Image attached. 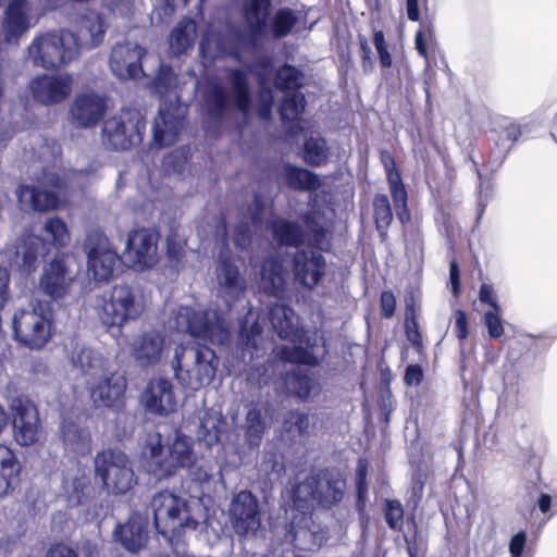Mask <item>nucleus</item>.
Masks as SVG:
<instances>
[{
  "label": "nucleus",
  "mask_w": 557,
  "mask_h": 557,
  "mask_svg": "<svg viewBox=\"0 0 557 557\" xmlns=\"http://www.w3.org/2000/svg\"><path fill=\"white\" fill-rule=\"evenodd\" d=\"M16 198L21 206L38 212L54 210L59 206V197L54 191L40 189L33 185L21 184L16 189Z\"/></svg>",
  "instance_id": "nucleus-30"
},
{
  "label": "nucleus",
  "mask_w": 557,
  "mask_h": 557,
  "mask_svg": "<svg viewBox=\"0 0 557 557\" xmlns=\"http://www.w3.org/2000/svg\"><path fill=\"white\" fill-rule=\"evenodd\" d=\"M380 158L385 170L386 181L391 198L395 207L396 216L401 224H407L411 219L408 208V191L403 182L401 174L397 169L395 158L386 150L381 151Z\"/></svg>",
  "instance_id": "nucleus-18"
},
{
  "label": "nucleus",
  "mask_w": 557,
  "mask_h": 557,
  "mask_svg": "<svg viewBox=\"0 0 557 557\" xmlns=\"http://www.w3.org/2000/svg\"><path fill=\"white\" fill-rule=\"evenodd\" d=\"M22 466L15 453L0 444V487H16L20 484Z\"/></svg>",
  "instance_id": "nucleus-36"
},
{
  "label": "nucleus",
  "mask_w": 557,
  "mask_h": 557,
  "mask_svg": "<svg viewBox=\"0 0 557 557\" xmlns=\"http://www.w3.org/2000/svg\"><path fill=\"white\" fill-rule=\"evenodd\" d=\"M301 221L310 233V237L308 239V246L311 248L310 250L317 249L320 251H329L331 246L327 238L329 230L321 224L318 216L313 212H306L302 214Z\"/></svg>",
  "instance_id": "nucleus-41"
},
{
  "label": "nucleus",
  "mask_w": 557,
  "mask_h": 557,
  "mask_svg": "<svg viewBox=\"0 0 557 557\" xmlns=\"http://www.w3.org/2000/svg\"><path fill=\"white\" fill-rule=\"evenodd\" d=\"M479 300L483 305H487L491 309L502 308L498 302V297L492 284L483 283L479 289Z\"/></svg>",
  "instance_id": "nucleus-63"
},
{
  "label": "nucleus",
  "mask_w": 557,
  "mask_h": 557,
  "mask_svg": "<svg viewBox=\"0 0 557 557\" xmlns=\"http://www.w3.org/2000/svg\"><path fill=\"white\" fill-rule=\"evenodd\" d=\"M187 507V500L173 493L172 490H159L151 499L153 522L157 530L164 534L165 531L160 530V522L164 519L180 520L182 512L186 511Z\"/></svg>",
  "instance_id": "nucleus-24"
},
{
  "label": "nucleus",
  "mask_w": 557,
  "mask_h": 557,
  "mask_svg": "<svg viewBox=\"0 0 557 557\" xmlns=\"http://www.w3.org/2000/svg\"><path fill=\"white\" fill-rule=\"evenodd\" d=\"M71 75L41 74L33 78L28 88L35 101L41 104H55L67 98L72 91Z\"/></svg>",
  "instance_id": "nucleus-17"
},
{
  "label": "nucleus",
  "mask_w": 557,
  "mask_h": 557,
  "mask_svg": "<svg viewBox=\"0 0 557 557\" xmlns=\"http://www.w3.org/2000/svg\"><path fill=\"white\" fill-rule=\"evenodd\" d=\"M230 519L236 534L247 535L256 532L260 524V510L258 499L251 490H240L231 503Z\"/></svg>",
  "instance_id": "nucleus-14"
},
{
  "label": "nucleus",
  "mask_w": 557,
  "mask_h": 557,
  "mask_svg": "<svg viewBox=\"0 0 557 557\" xmlns=\"http://www.w3.org/2000/svg\"><path fill=\"white\" fill-rule=\"evenodd\" d=\"M177 381L191 391H198L209 385L215 377L219 358L211 347L198 344L191 347L178 348L172 361Z\"/></svg>",
  "instance_id": "nucleus-2"
},
{
  "label": "nucleus",
  "mask_w": 557,
  "mask_h": 557,
  "mask_svg": "<svg viewBox=\"0 0 557 557\" xmlns=\"http://www.w3.org/2000/svg\"><path fill=\"white\" fill-rule=\"evenodd\" d=\"M231 86L232 98L227 89L219 84L209 85L203 92V103L208 114L216 120L226 116L231 100L235 108L243 114H247L252 104V94L248 73L240 67H230L226 71Z\"/></svg>",
  "instance_id": "nucleus-3"
},
{
  "label": "nucleus",
  "mask_w": 557,
  "mask_h": 557,
  "mask_svg": "<svg viewBox=\"0 0 557 557\" xmlns=\"http://www.w3.org/2000/svg\"><path fill=\"white\" fill-rule=\"evenodd\" d=\"M383 513L386 524L393 531H401L404 527V507L398 499H385Z\"/></svg>",
  "instance_id": "nucleus-53"
},
{
  "label": "nucleus",
  "mask_w": 557,
  "mask_h": 557,
  "mask_svg": "<svg viewBox=\"0 0 557 557\" xmlns=\"http://www.w3.org/2000/svg\"><path fill=\"white\" fill-rule=\"evenodd\" d=\"M63 442L74 450L88 448L91 442V434L88 428L81 426L72 418H63L59 428Z\"/></svg>",
  "instance_id": "nucleus-37"
},
{
  "label": "nucleus",
  "mask_w": 557,
  "mask_h": 557,
  "mask_svg": "<svg viewBox=\"0 0 557 557\" xmlns=\"http://www.w3.org/2000/svg\"><path fill=\"white\" fill-rule=\"evenodd\" d=\"M141 398L146 409L151 413L166 416L176 410L173 385L168 379L151 380Z\"/></svg>",
  "instance_id": "nucleus-22"
},
{
  "label": "nucleus",
  "mask_w": 557,
  "mask_h": 557,
  "mask_svg": "<svg viewBox=\"0 0 557 557\" xmlns=\"http://www.w3.org/2000/svg\"><path fill=\"white\" fill-rule=\"evenodd\" d=\"M284 429L288 433L305 436L309 429V416L298 409L289 410L284 420Z\"/></svg>",
  "instance_id": "nucleus-54"
},
{
  "label": "nucleus",
  "mask_w": 557,
  "mask_h": 557,
  "mask_svg": "<svg viewBox=\"0 0 557 557\" xmlns=\"http://www.w3.org/2000/svg\"><path fill=\"white\" fill-rule=\"evenodd\" d=\"M107 33V25L100 14H91L83 16L81 21L79 35L83 37L88 36V46L94 48L100 45Z\"/></svg>",
  "instance_id": "nucleus-43"
},
{
  "label": "nucleus",
  "mask_w": 557,
  "mask_h": 557,
  "mask_svg": "<svg viewBox=\"0 0 557 557\" xmlns=\"http://www.w3.org/2000/svg\"><path fill=\"white\" fill-rule=\"evenodd\" d=\"M313 347L314 343L305 335L301 344L293 347L287 345L277 346L275 354L276 357L284 362L315 367L319 364V359L310 351Z\"/></svg>",
  "instance_id": "nucleus-34"
},
{
  "label": "nucleus",
  "mask_w": 557,
  "mask_h": 557,
  "mask_svg": "<svg viewBox=\"0 0 557 557\" xmlns=\"http://www.w3.org/2000/svg\"><path fill=\"white\" fill-rule=\"evenodd\" d=\"M267 422L259 406L250 408L245 418V437L250 446L258 447L264 436Z\"/></svg>",
  "instance_id": "nucleus-40"
},
{
  "label": "nucleus",
  "mask_w": 557,
  "mask_h": 557,
  "mask_svg": "<svg viewBox=\"0 0 557 557\" xmlns=\"http://www.w3.org/2000/svg\"><path fill=\"white\" fill-rule=\"evenodd\" d=\"M338 474L334 467L314 468L304 484L306 487H336Z\"/></svg>",
  "instance_id": "nucleus-50"
},
{
  "label": "nucleus",
  "mask_w": 557,
  "mask_h": 557,
  "mask_svg": "<svg viewBox=\"0 0 557 557\" xmlns=\"http://www.w3.org/2000/svg\"><path fill=\"white\" fill-rule=\"evenodd\" d=\"M84 250L88 258V271L97 282L112 277L115 268L121 262L117 252L110 248L109 238L104 232L92 230L84 240Z\"/></svg>",
  "instance_id": "nucleus-8"
},
{
  "label": "nucleus",
  "mask_w": 557,
  "mask_h": 557,
  "mask_svg": "<svg viewBox=\"0 0 557 557\" xmlns=\"http://www.w3.org/2000/svg\"><path fill=\"white\" fill-rule=\"evenodd\" d=\"M66 256L57 253L50 262L44 267L39 278L41 292L50 298L58 300L69 295L74 276L66 264Z\"/></svg>",
  "instance_id": "nucleus-15"
},
{
  "label": "nucleus",
  "mask_w": 557,
  "mask_h": 557,
  "mask_svg": "<svg viewBox=\"0 0 557 557\" xmlns=\"http://www.w3.org/2000/svg\"><path fill=\"white\" fill-rule=\"evenodd\" d=\"M409 465L412 487H424L431 483L433 479V472L430 468V465L424 460L423 457L410 460Z\"/></svg>",
  "instance_id": "nucleus-52"
},
{
  "label": "nucleus",
  "mask_w": 557,
  "mask_h": 557,
  "mask_svg": "<svg viewBox=\"0 0 557 557\" xmlns=\"http://www.w3.org/2000/svg\"><path fill=\"white\" fill-rule=\"evenodd\" d=\"M372 219L382 243L388 238V228L394 221V213L388 196L376 193L372 198Z\"/></svg>",
  "instance_id": "nucleus-35"
},
{
  "label": "nucleus",
  "mask_w": 557,
  "mask_h": 557,
  "mask_svg": "<svg viewBox=\"0 0 557 557\" xmlns=\"http://www.w3.org/2000/svg\"><path fill=\"white\" fill-rule=\"evenodd\" d=\"M143 296L128 284H115L103 297L101 320L108 327L121 330L126 323L138 320L145 312Z\"/></svg>",
  "instance_id": "nucleus-5"
},
{
  "label": "nucleus",
  "mask_w": 557,
  "mask_h": 557,
  "mask_svg": "<svg viewBox=\"0 0 557 557\" xmlns=\"http://www.w3.org/2000/svg\"><path fill=\"white\" fill-rule=\"evenodd\" d=\"M273 84L285 94L298 92L305 85L304 73L297 66L284 63L276 70Z\"/></svg>",
  "instance_id": "nucleus-39"
},
{
  "label": "nucleus",
  "mask_w": 557,
  "mask_h": 557,
  "mask_svg": "<svg viewBox=\"0 0 557 557\" xmlns=\"http://www.w3.org/2000/svg\"><path fill=\"white\" fill-rule=\"evenodd\" d=\"M373 45L379 53L380 65L382 66V69L391 67L393 64V60L388 51L384 33L382 30H373Z\"/></svg>",
  "instance_id": "nucleus-58"
},
{
  "label": "nucleus",
  "mask_w": 557,
  "mask_h": 557,
  "mask_svg": "<svg viewBox=\"0 0 557 557\" xmlns=\"http://www.w3.org/2000/svg\"><path fill=\"white\" fill-rule=\"evenodd\" d=\"M381 315L391 319L396 311V297L392 290H383L380 296Z\"/></svg>",
  "instance_id": "nucleus-64"
},
{
  "label": "nucleus",
  "mask_w": 557,
  "mask_h": 557,
  "mask_svg": "<svg viewBox=\"0 0 557 557\" xmlns=\"http://www.w3.org/2000/svg\"><path fill=\"white\" fill-rule=\"evenodd\" d=\"M258 114L261 119L268 120L271 117L274 104V95L271 88L261 87L258 95Z\"/></svg>",
  "instance_id": "nucleus-60"
},
{
  "label": "nucleus",
  "mask_w": 557,
  "mask_h": 557,
  "mask_svg": "<svg viewBox=\"0 0 557 557\" xmlns=\"http://www.w3.org/2000/svg\"><path fill=\"white\" fill-rule=\"evenodd\" d=\"M213 324L206 314L191 310L186 317V332L194 337L209 338L212 334Z\"/></svg>",
  "instance_id": "nucleus-51"
},
{
  "label": "nucleus",
  "mask_w": 557,
  "mask_h": 557,
  "mask_svg": "<svg viewBox=\"0 0 557 557\" xmlns=\"http://www.w3.org/2000/svg\"><path fill=\"white\" fill-rule=\"evenodd\" d=\"M94 465L95 476L102 487H133L137 483L128 456L119 448L98 451Z\"/></svg>",
  "instance_id": "nucleus-7"
},
{
  "label": "nucleus",
  "mask_w": 557,
  "mask_h": 557,
  "mask_svg": "<svg viewBox=\"0 0 557 557\" xmlns=\"http://www.w3.org/2000/svg\"><path fill=\"white\" fill-rule=\"evenodd\" d=\"M65 34L75 41L73 34L63 30H51L35 36L27 47L33 64L54 70L72 62L77 55V49L66 42Z\"/></svg>",
  "instance_id": "nucleus-6"
},
{
  "label": "nucleus",
  "mask_w": 557,
  "mask_h": 557,
  "mask_svg": "<svg viewBox=\"0 0 557 557\" xmlns=\"http://www.w3.org/2000/svg\"><path fill=\"white\" fill-rule=\"evenodd\" d=\"M13 437L23 447L40 443L44 437V426L35 403L28 398L16 397L12 403Z\"/></svg>",
  "instance_id": "nucleus-9"
},
{
  "label": "nucleus",
  "mask_w": 557,
  "mask_h": 557,
  "mask_svg": "<svg viewBox=\"0 0 557 557\" xmlns=\"http://www.w3.org/2000/svg\"><path fill=\"white\" fill-rule=\"evenodd\" d=\"M159 234L150 228H138L129 233L125 257L136 270L152 268L157 262Z\"/></svg>",
  "instance_id": "nucleus-12"
},
{
  "label": "nucleus",
  "mask_w": 557,
  "mask_h": 557,
  "mask_svg": "<svg viewBox=\"0 0 557 557\" xmlns=\"http://www.w3.org/2000/svg\"><path fill=\"white\" fill-rule=\"evenodd\" d=\"M285 505V542L298 552H315L329 539V529L313 519L314 504L329 509L343 490H282Z\"/></svg>",
  "instance_id": "nucleus-1"
},
{
  "label": "nucleus",
  "mask_w": 557,
  "mask_h": 557,
  "mask_svg": "<svg viewBox=\"0 0 557 557\" xmlns=\"http://www.w3.org/2000/svg\"><path fill=\"white\" fill-rule=\"evenodd\" d=\"M295 312L286 305L275 304L269 309L270 323L281 339L301 344L306 332L294 321Z\"/></svg>",
  "instance_id": "nucleus-25"
},
{
  "label": "nucleus",
  "mask_w": 557,
  "mask_h": 557,
  "mask_svg": "<svg viewBox=\"0 0 557 557\" xmlns=\"http://www.w3.org/2000/svg\"><path fill=\"white\" fill-rule=\"evenodd\" d=\"M329 158L325 141L322 138L310 137L304 144V160L311 166H321Z\"/></svg>",
  "instance_id": "nucleus-48"
},
{
  "label": "nucleus",
  "mask_w": 557,
  "mask_h": 557,
  "mask_svg": "<svg viewBox=\"0 0 557 557\" xmlns=\"http://www.w3.org/2000/svg\"><path fill=\"white\" fill-rule=\"evenodd\" d=\"M503 309H490L483 314V323L487 329L491 338H500L505 333L504 322L502 320Z\"/></svg>",
  "instance_id": "nucleus-56"
},
{
  "label": "nucleus",
  "mask_w": 557,
  "mask_h": 557,
  "mask_svg": "<svg viewBox=\"0 0 557 557\" xmlns=\"http://www.w3.org/2000/svg\"><path fill=\"white\" fill-rule=\"evenodd\" d=\"M28 0H10L4 11L2 29L4 40L17 44L29 29L30 21L27 13Z\"/></svg>",
  "instance_id": "nucleus-23"
},
{
  "label": "nucleus",
  "mask_w": 557,
  "mask_h": 557,
  "mask_svg": "<svg viewBox=\"0 0 557 557\" xmlns=\"http://www.w3.org/2000/svg\"><path fill=\"white\" fill-rule=\"evenodd\" d=\"M490 152L486 157L492 165L499 166L507 158L513 146L504 139L503 133H497V128L490 131Z\"/></svg>",
  "instance_id": "nucleus-49"
},
{
  "label": "nucleus",
  "mask_w": 557,
  "mask_h": 557,
  "mask_svg": "<svg viewBox=\"0 0 557 557\" xmlns=\"http://www.w3.org/2000/svg\"><path fill=\"white\" fill-rule=\"evenodd\" d=\"M453 331L460 344L468 338L470 334L468 313L463 309H455Z\"/></svg>",
  "instance_id": "nucleus-59"
},
{
  "label": "nucleus",
  "mask_w": 557,
  "mask_h": 557,
  "mask_svg": "<svg viewBox=\"0 0 557 557\" xmlns=\"http://www.w3.org/2000/svg\"><path fill=\"white\" fill-rule=\"evenodd\" d=\"M177 84V75L175 74L172 65L161 63L151 81L152 90L159 96L170 94Z\"/></svg>",
  "instance_id": "nucleus-47"
},
{
  "label": "nucleus",
  "mask_w": 557,
  "mask_h": 557,
  "mask_svg": "<svg viewBox=\"0 0 557 557\" xmlns=\"http://www.w3.org/2000/svg\"><path fill=\"white\" fill-rule=\"evenodd\" d=\"M297 23L298 16L294 10L281 8L271 20L268 26V33H270L274 39L285 38L292 33Z\"/></svg>",
  "instance_id": "nucleus-42"
},
{
  "label": "nucleus",
  "mask_w": 557,
  "mask_h": 557,
  "mask_svg": "<svg viewBox=\"0 0 557 557\" xmlns=\"http://www.w3.org/2000/svg\"><path fill=\"white\" fill-rule=\"evenodd\" d=\"M306 98L301 91L285 94L281 106L280 116L283 122H292L299 119L306 109Z\"/></svg>",
  "instance_id": "nucleus-44"
},
{
  "label": "nucleus",
  "mask_w": 557,
  "mask_h": 557,
  "mask_svg": "<svg viewBox=\"0 0 557 557\" xmlns=\"http://www.w3.org/2000/svg\"><path fill=\"white\" fill-rule=\"evenodd\" d=\"M90 400L95 408L120 411L125 407L127 380L124 374L113 371L88 382Z\"/></svg>",
  "instance_id": "nucleus-10"
},
{
  "label": "nucleus",
  "mask_w": 557,
  "mask_h": 557,
  "mask_svg": "<svg viewBox=\"0 0 557 557\" xmlns=\"http://www.w3.org/2000/svg\"><path fill=\"white\" fill-rule=\"evenodd\" d=\"M147 121L140 110L122 108L107 117L101 127V143L109 151H127L141 145Z\"/></svg>",
  "instance_id": "nucleus-4"
},
{
  "label": "nucleus",
  "mask_w": 557,
  "mask_h": 557,
  "mask_svg": "<svg viewBox=\"0 0 557 557\" xmlns=\"http://www.w3.org/2000/svg\"><path fill=\"white\" fill-rule=\"evenodd\" d=\"M46 238L57 248L65 247L71 239L66 223L59 216L48 218L44 224Z\"/></svg>",
  "instance_id": "nucleus-45"
},
{
  "label": "nucleus",
  "mask_w": 557,
  "mask_h": 557,
  "mask_svg": "<svg viewBox=\"0 0 557 557\" xmlns=\"http://www.w3.org/2000/svg\"><path fill=\"white\" fill-rule=\"evenodd\" d=\"M272 12V0H245L243 18L247 26V42L256 47L268 34L269 20Z\"/></svg>",
  "instance_id": "nucleus-20"
},
{
  "label": "nucleus",
  "mask_w": 557,
  "mask_h": 557,
  "mask_svg": "<svg viewBox=\"0 0 557 557\" xmlns=\"http://www.w3.org/2000/svg\"><path fill=\"white\" fill-rule=\"evenodd\" d=\"M164 337L157 331L143 332L132 345V355L141 367L157 364L162 357Z\"/></svg>",
  "instance_id": "nucleus-27"
},
{
  "label": "nucleus",
  "mask_w": 557,
  "mask_h": 557,
  "mask_svg": "<svg viewBox=\"0 0 557 557\" xmlns=\"http://www.w3.org/2000/svg\"><path fill=\"white\" fill-rule=\"evenodd\" d=\"M426 37H429L430 40L435 39L434 24L431 20L422 21L414 35V48L418 54L428 60L429 50L426 46Z\"/></svg>",
  "instance_id": "nucleus-55"
},
{
  "label": "nucleus",
  "mask_w": 557,
  "mask_h": 557,
  "mask_svg": "<svg viewBox=\"0 0 557 557\" xmlns=\"http://www.w3.org/2000/svg\"><path fill=\"white\" fill-rule=\"evenodd\" d=\"M42 239L39 236H30L24 240L20 264L23 272L32 274L38 268V258L41 253Z\"/></svg>",
  "instance_id": "nucleus-46"
},
{
  "label": "nucleus",
  "mask_w": 557,
  "mask_h": 557,
  "mask_svg": "<svg viewBox=\"0 0 557 557\" xmlns=\"http://www.w3.org/2000/svg\"><path fill=\"white\" fill-rule=\"evenodd\" d=\"M292 268L295 278L305 287L312 289L323 278L326 261L319 251L298 249L293 257Z\"/></svg>",
  "instance_id": "nucleus-19"
},
{
  "label": "nucleus",
  "mask_w": 557,
  "mask_h": 557,
  "mask_svg": "<svg viewBox=\"0 0 557 557\" xmlns=\"http://www.w3.org/2000/svg\"><path fill=\"white\" fill-rule=\"evenodd\" d=\"M287 384L293 393L300 399H307L311 394L312 381L308 374L293 373L287 379Z\"/></svg>",
  "instance_id": "nucleus-57"
},
{
  "label": "nucleus",
  "mask_w": 557,
  "mask_h": 557,
  "mask_svg": "<svg viewBox=\"0 0 557 557\" xmlns=\"http://www.w3.org/2000/svg\"><path fill=\"white\" fill-rule=\"evenodd\" d=\"M233 243L236 247L246 249L251 245V230L248 223L240 222L233 232Z\"/></svg>",
  "instance_id": "nucleus-61"
},
{
  "label": "nucleus",
  "mask_w": 557,
  "mask_h": 557,
  "mask_svg": "<svg viewBox=\"0 0 557 557\" xmlns=\"http://www.w3.org/2000/svg\"><path fill=\"white\" fill-rule=\"evenodd\" d=\"M284 176L286 185L293 190L315 191L322 186V181L318 174L292 163L284 164Z\"/></svg>",
  "instance_id": "nucleus-33"
},
{
  "label": "nucleus",
  "mask_w": 557,
  "mask_h": 557,
  "mask_svg": "<svg viewBox=\"0 0 557 557\" xmlns=\"http://www.w3.org/2000/svg\"><path fill=\"white\" fill-rule=\"evenodd\" d=\"M147 50L138 44L119 42L112 47L109 64L120 79H135L144 75L143 59Z\"/></svg>",
  "instance_id": "nucleus-13"
},
{
  "label": "nucleus",
  "mask_w": 557,
  "mask_h": 557,
  "mask_svg": "<svg viewBox=\"0 0 557 557\" xmlns=\"http://www.w3.org/2000/svg\"><path fill=\"white\" fill-rule=\"evenodd\" d=\"M106 109L104 100L98 95L81 94L71 107V114L81 127H91L103 117Z\"/></svg>",
  "instance_id": "nucleus-26"
},
{
  "label": "nucleus",
  "mask_w": 557,
  "mask_h": 557,
  "mask_svg": "<svg viewBox=\"0 0 557 557\" xmlns=\"http://www.w3.org/2000/svg\"><path fill=\"white\" fill-rule=\"evenodd\" d=\"M270 230L280 246L299 248L306 243V232L296 221L276 218L271 222Z\"/></svg>",
  "instance_id": "nucleus-32"
},
{
  "label": "nucleus",
  "mask_w": 557,
  "mask_h": 557,
  "mask_svg": "<svg viewBox=\"0 0 557 557\" xmlns=\"http://www.w3.org/2000/svg\"><path fill=\"white\" fill-rule=\"evenodd\" d=\"M172 103L161 107L153 123V141L159 147L173 145L184 127L185 116Z\"/></svg>",
  "instance_id": "nucleus-21"
},
{
  "label": "nucleus",
  "mask_w": 557,
  "mask_h": 557,
  "mask_svg": "<svg viewBox=\"0 0 557 557\" xmlns=\"http://www.w3.org/2000/svg\"><path fill=\"white\" fill-rule=\"evenodd\" d=\"M15 338L32 349L42 348L51 338V320L37 309L20 310L13 318Z\"/></svg>",
  "instance_id": "nucleus-11"
},
{
  "label": "nucleus",
  "mask_w": 557,
  "mask_h": 557,
  "mask_svg": "<svg viewBox=\"0 0 557 557\" xmlns=\"http://www.w3.org/2000/svg\"><path fill=\"white\" fill-rule=\"evenodd\" d=\"M260 285L267 295L281 297L285 292V270L277 257L265 258L260 267Z\"/></svg>",
  "instance_id": "nucleus-31"
},
{
  "label": "nucleus",
  "mask_w": 557,
  "mask_h": 557,
  "mask_svg": "<svg viewBox=\"0 0 557 557\" xmlns=\"http://www.w3.org/2000/svg\"><path fill=\"white\" fill-rule=\"evenodd\" d=\"M215 276L227 306L232 307L247 289V282L240 271L238 259L233 255H221L215 268Z\"/></svg>",
  "instance_id": "nucleus-16"
},
{
  "label": "nucleus",
  "mask_w": 557,
  "mask_h": 557,
  "mask_svg": "<svg viewBox=\"0 0 557 557\" xmlns=\"http://www.w3.org/2000/svg\"><path fill=\"white\" fill-rule=\"evenodd\" d=\"M194 451L186 441H175L170 447L169 456L156 462L152 469L158 479H166L176 473L178 468L189 467L194 462Z\"/></svg>",
  "instance_id": "nucleus-28"
},
{
  "label": "nucleus",
  "mask_w": 557,
  "mask_h": 557,
  "mask_svg": "<svg viewBox=\"0 0 557 557\" xmlns=\"http://www.w3.org/2000/svg\"><path fill=\"white\" fill-rule=\"evenodd\" d=\"M497 133H503L504 139L515 146L522 135V126L516 121H507L504 125H500Z\"/></svg>",
  "instance_id": "nucleus-62"
},
{
  "label": "nucleus",
  "mask_w": 557,
  "mask_h": 557,
  "mask_svg": "<svg viewBox=\"0 0 557 557\" xmlns=\"http://www.w3.org/2000/svg\"><path fill=\"white\" fill-rule=\"evenodd\" d=\"M114 535L121 545L131 553H137L147 543V523L138 513H132L125 523H120Z\"/></svg>",
  "instance_id": "nucleus-29"
},
{
  "label": "nucleus",
  "mask_w": 557,
  "mask_h": 557,
  "mask_svg": "<svg viewBox=\"0 0 557 557\" xmlns=\"http://www.w3.org/2000/svg\"><path fill=\"white\" fill-rule=\"evenodd\" d=\"M196 34L194 20L184 18L177 23L170 34L169 42L172 52L175 55L185 53L191 48Z\"/></svg>",
  "instance_id": "nucleus-38"
}]
</instances>
